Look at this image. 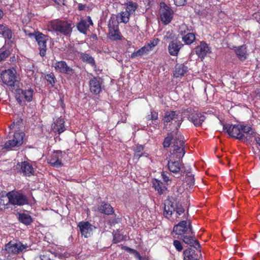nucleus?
I'll use <instances>...</instances> for the list:
<instances>
[{
    "mask_svg": "<svg viewBox=\"0 0 260 260\" xmlns=\"http://www.w3.org/2000/svg\"><path fill=\"white\" fill-rule=\"evenodd\" d=\"M163 180L165 182H168L169 181V177H168L164 173H162L161 174Z\"/></svg>",
    "mask_w": 260,
    "mask_h": 260,
    "instance_id": "nucleus-52",
    "label": "nucleus"
},
{
    "mask_svg": "<svg viewBox=\"0 0 260 260\" xmlns=\"http://www.w3.org/2000/svg\"><path fill=\"white\" fill-rule=\"evenodd\" d=\"M139 260H142V258L141 257V259H139Z\"/></svg>",
    "mask_w": 260,
    "mask_h": 260,
    "instance_id": "nucleus-59",
    "label": "nucleus"
},
{
    "mask_svg": "<svg viewBox=\"0 0 260 260\" xmlns=\"http://www.w3.org/2000/svg\"><path fill=\"white\" fill-rule=\"evenodd\" d=\"M190 179L191 181H193L194 180L193 178L191 176H189L188 177V179Z\"/></svg>",
    "mask_w": 260,
    "mask_h": 260,
    "instance_id": "nucleus-57",
    "label": "nucleus"
},
{
    "mask_svg": "<svg viewBox=\"0 0 260 260\" xmlns=\"http://www.w3.org/2000/svg\"><path fill=\"white\" fill-rule=\"evenodd\" d=\"M255 141L256 143L260 146V137H255Z\"/></svg>",
    "mask_w": 260,
    "mask_h": 260,
    "instance_id": "nucleus-54",
    "label": "nucleus"
},
{
    "mask_svg": "<svg viewBox=\"0 0 260 260\" xmlns=\"http://www.w3.org/2000/svg\"><path fill=\"white\" fill-rule=\"evenodd\" d=\"M189 118L195 126H199L205 120V117L201 113H195L190 116Z\"/></svg>",
    "mask_w": 260,
    "mask_h": 260,
    "instance_id": "nucleus-26",
    "label": "nucleus"
},
{
    "mask_svg": "<svg viewBox=\"0 0 260 260\" xmlns=\"http://www.w3.org/2000/svg\"><path fill=\"white\" fill-rule=\"evenodd\" d=\"M159 13L161 20L165 24L170 23L173 18V12L165 3L160 4Z\"/></svg>",
    "mask_w": 260,
    "mask_h": 260,
    "instance_id": "nucleus-11",
    "label": "nucleus"
},
{
    "mask_svg": "<svg viewBox=\"0 0 260 260\" xmlns=\"http://www.w3.org/2000/svg\"><path fill=\"white\" fill-rule=\"evenodd\" d=\"M64 123V121L63 119L60 118H58L53 127V129L55 131H57L59 134L63 132L66 130Z\"/></svg>",
    "mask_w": 260,
    "mask_h": 260,
    "instance_id": "nucleus-30",
    "label": "nucleus"
},
{
    "mask_svg": "<svg viewBox=\"0 0 260 260\" xmlns=\"http://www.w3.org/2000/svg\"><path fill=\"white\" fill-rule=\"evenodd\" d=\"M19 220L25 225H29L32 222L31 217L26 213L19 214Z\"/></svg>",
    "mask_w": 260,
    "mask_h": 260,
    "instance_id": "nucleus-33",
    "label": "nucleus"
},
{
    "mask_svg": "<svg viewBox=\"0 0 260 260\" xmlns=\"http://www.w3.org/2000/svg\"><path fill=\"white\" fill-rule=\"evenodd\" d=\"M3 36L8 39H10L12 38V32L10 30L7 29H4L2 33Z\"/></svg>",
    "mask_w": 260,
    "mask_h": 260,
    "instance_id": "nucleus-48",
    "label": "nucleus"
},
{
    "mask_svg": "<svg viewBox=\"0 0 260 260\" xmlns=\"http://www.w3.org/2000/svg\"><path fill=\"white\" fill-rule=\"evenodd\" d=\"M137 8V5L135 3L128 2L126 4V11L127 12L131 15L135 13Z\"/></svg>",
    "mask_w": 260,
    "mask_h": 260,
    "instance_id": "nucleus-38",
    "label": "nucleus"
},
{
    "mask_svg": "<svg viewBox=\"0 0 260 260\" xmlns=\"http://www.w3.org/2000/svg\"><path fill=\"white\" fill-rule=\"evenodd\" d=\"M183 46V45L180 41L177 40L171 41L168 46L169 53L172 56H177Z\"/></svg>",
    "mask_w": 260,
    "mask_h": 260,
    "instance_id": "nucleus-21",
    "label": "nucleus"
},
{
    "mask_svg": "<svg viewBox=\"0 0 260 260\" xmlns=\"http://www.w3.org/2000/svg\"><path fill=\"white\" fill-rule=\"evenodd\" d=\"M93 22L90 16H87L86 19H82L77 24L78 30L84 34H86L90 26L93 25Z\"/></svg>",
    "mask_w": 260,
    "mask_h": 260,
    "instance_id": "nucleus-17",
    "label": "nucleus"
},
{
    "mask_svg": "<svg viewBox=\"0 0 260 260\" xmlns=\"http://www.w3.org/2000/svg\"><path fill=\"white\" fill-rule=\"evenodd\" d=\"M109 37L114 41L119 40L121 39V35L119 30L118 22L114 18L111 19L109 24Z\"/></svg>",
    "mask_w": 260,
    "mask_h": 260,
    "instance_id": "nucleus-8",
    "label": "nucleus"
},
{
    "mask_svg": "<svg viewBox=\"0 0 260 260\" xmlns=\"http://www.w3.org/2000/svg\"><path fill=\"white\" fill-rule=\"evenodd\" d=\"M80 57L83 61L90 64L92 66H94V60L92 56H91L89 54L82 53L80 55Z\"/></svg>",
    "mask_w": 260,
    "mask_h": 260,
    "instance_id": "nucleus-37",
    "label": "nucleus"
},
{
    "mask_svg": "<svg viewBox=\"0 0 260 260\" xmlns=\"http://www.w3.org/2000/svg\"><path fill=\"white\" fill-rule=\"evenodd\" d=\"M45 79L47 81V82L50 84L52 86L54 85L55 83V77L53 74H47L45 76Z\"/></svg>",
    "mask_w": 260,
    "mask_h": 260,
    "instance_id": "nucleus-44",
    "label": "nucleus"
},
{
    "mask_svg": "<svg viewBox=\"0 0 260 260\" xmlns=\"http://www.w3.org/2000/svg\"><path fill=\"white\" fill-rule=\"evenodd\" d=\"M241 132L243 134H245L251 135L253 133L251 127L247 125H241Z\"/></svg>",
    "mask_w": 260,
    "mask_h": 260,
    "instance_id": "nucleus-41",
    "label": "nucleus"
},
{
    "mask_svg": "<svg viewBox=\"0 0 260 260\" xmlns=\"http://www.w3.org/2000/svg\"><path fill=\"white\" fill-rule=\"evenodd\" d=\"M173 245L175 247L176 249L178 251H181L183 249V246L181 243L177 240H174Z\"/></svg>",
    "mask_w": 260,
    "mask_h": 260,
    "instance_id": "nucleus-45",
    "label": "nucleus"
},
{
    "mask_svg": "<svg viewBox=\"0 0 260 260\" xmlns=\"http://www.w3.org/2000/svg\"><path fill=\"white\" fill-rule=\"evenodd\" d=\"M176 205V204H174V203L170 200L165 201L164 215L166 218L168 219L171 218L173 214L175 213Z\"/></svg>",
    "mask_w": 260,
    "mask_h": 260,
    "instance_id": "nucleus-20",
    "label": "nucleus"
},
{
    "mask_svg": "<svg viewBox=\"0 0 260 260\" xmlns=\"http://www.w3.org/2000/svg\"><path fill=\"white\" fill-rule=\"evenodd\" d=\"M21 124V120H18L16 122H14L9 126L10 129L12 131L10 132V134H13L12 136H9L10 139L5 143L4 148L18 147L23 144L25 134L23 132L18 129Z\"/></svg>",
    "mask_w": 260,
    "mask_h": 260,
    "instance_id": "nucleus-2",
    "label": "nucleus"
},
{
    "mask_svg": "<svg viewBox=\"0 0 260 260\" xmlns=\"http://www.w3.org/2000/svg\"><path fill=\"white\" fill-rule=\"evenodd\" d=\"M3 16V12L2 10L0 9V19L2 18Z\"/></svg>",
    "mask_w": 260,
    "mask_h": 260,
    "instance_id": "nucleus-56",
    "label": "nucleus"
},
{
    "mask_svg": "<svg viewBox=\"0 0 260 260\" xmlns=\"http://www.w3.org/2000/svg\"><path fill=\"white\" fill-rule=\"evenodd\" d=\"M79 9H80V10H83V6H79Z\"/></svg>",
    "mask_w": 260,
    "mask_h": 260,
    "instance_id": "nucleus-58",
    "label": "nucleus"
},
{
    "mask_svg": "<svg viewBox=\"0 0 260 260\" xmlns=\"http://www.w3.org/2000/svg\"><path fill=\"white\" fill-rule=\"evenodd\" d=\"M10 204L9 199L7 197V193L6 192H2L0 193V208L2 209L5 207L6 205H8Z\"/></svg>",
    "mask_w": 260,
    "mask_h": 260,
    "instance_id": "nucleus-34",
    "label": "nucleus"
},
{
    "mask_svg": "<svg viewBox=\"0 0 260 260\" xmlns=\"http://www.w3.org/2000/svg\"><path fill=\"white\" fill-rule=\"evenodd\" d=\"M181 137L178 142H174V150H172L170 156V159L168 160V166L170 172L177 174L179 173L182 167V164L179 160L175 159H180L182 158L185 154L184 142L181 140Z\"/></svg>",
    "mask_w": 260,
    "mask_h": 260,
    "instance_id": "nucleus-1",
    "label": "nucleus"
},
{
    "mask_svg": "<svg viewBox=\"0 0 260 260\" xmlns=\"http://www.w3.org/2000/svg\"><path fill=\"white\" fill-rule=\"evenodd\" d=\"M235 52L237 56L241 61H243L247 58V47L245 45H243L235 47Z\"/></svg>",
    "mask_w": 260,
    "mask_h": 260,
    "instance_id": "nucleus-24",
    "label": "nucleus"
},
{
    "mask_svg": "<svg viewBox=\"0 0 260 260\" xmlns=\"http://www.w3.org/2000/svg\"><path fill=\"white\" fill-rule=\"evenodd\" d=\"M158 118V113L155 111H151L150 115H148V120H155Z\"/></svg>",
    "mask_w": 260,
    "mask_h": 260,
    "instance_id": "nucleus-47",
    "label": "nucleus"
},
{
    "mask_svg": "<svg viewBox=\"0 0 260 260\" xmlns=\"http://www.w3.org/2000/svg\"><path fill=\"white\" fill-rule=\"evenodd\" d=\"M144 149V147L141 145H137L135 148V153L134 155V159H139V158L142 156V154H140V152Z\"/></svg>",
    "mask_w": 260,
    "mask_h": 260,
    "instance_id": "nucleus-39",
    "label": "nucleus"
},
{
    "mask_svg": "<svg viewBox=\"0 0 260 260\" xmlns=\"http://www.w3.org/2000/svg\"><path fill=\"white\" fill-rule=\"evenodd\" d=\"M65 153L61 151H54L48 157L47 162L53 167H61L63 165L62 159Z\"/></svg>",
    "mask_w": 260,
    "mask_h": 260,
    "instance_id": "nucleus-12",
    "label": "nucleus"
},
{
    "mask_svg": "<svg viewBox=\"0 0 260 260\" xmlns=\"http://www.w3.org/2000/svg\"><path fill=\"white\" fill-rule=\"evenodd\" d=\"M94 210L106 215H110L114 213L112 206L110 204L104 202H102L100 205L95 207Z\"/></svg>",
    "mask_w": 260,
    "mask_h": 260,
    "instance_id": "nucleus-22",
    "label": "nucleus"
},
{
    "mask_svg": "<svg viewBox=\"0 0 260 260\" xmlns=\"http://www.w3.org/2000/svg\"><path fill=\"white\" fill-rule=\"evenodd\" d=\"M182 239L185 243L194 247L197 250L200 247L199 243L193 236L183 235Z\"/></svg>",
    "mask_w": 260,
    "mask_h": 260,
    "instance_id": "nucleus-25",
    "label": "nucleus"
},
{
    "mask_svg": "<svg viewBox=\"0 0 260 260\" xmlns=\"http://www.w3.org/2000/svg\"><path fill=\"white\" fill-rule=\"evenodd\" d=\"M10 204L14 206H23L28 203V200L25 195L20 191L12 190L7 193Z\"/></svg>",
    "mask_w": 260,
    "mask_h": 260,
    "instance_id": "nucleus-4",
    "label": "nucleus"
},
{
    "mask_svg": "<svg viewBox=\"0 0 260 260\" xmlns=\"http://www.w3.org/2000/svg\"><path fill=\"white\" fill-rule=\"evenodd\" d=\"M29 36L35 37L39 46L40 55L42 57L45 56L46 52V41L47 40V37L40 32L30 34Z\"/></svg>",
    "mask_w": 260,
    "mask_h": 260,
    "instance_id": "nucleus-9",
    "label": "nucleus"
},
{
    "mask_svg": "<svg viewBox=\"0 0 260 260\" xmlns=\"http://www.w3.org/2000/svg\"><path fill=\"white\" fill-rule=\"evenodd\" d=\"M103 81L100 78L93 77L89 81L90 91L93 94H98L102 90Z\"/></svg>",
    "mask_w": 260,
    "mask_h": 260,
    "instance_id": "nucleus-15",
    "label": "nucleus"
},
{
    "mask_svg": "<svg viewBox=\"0 0 260 260\" xmlns=\"http://www.w3.org/2000/svg\"><path fill=\"white\" fill-rule=\"evenodd\" d=\"M184 212V209L181 205L176 204L175 208V217L176 218L179 217V216L183 214Z\"/></svg>",
    "mask_w": 260,
    "mask_h": 260,
    "instance_id": "nucleus-40",
    "label": "nucleus"
},
{
    "mask_svg": "<svg viewBox=\"0 0 260 260\" xmlns=\"http://www.w3.org/2000/svg\"><path fill=\"white\" fill-rule=\"evenodd\" d=\"M54 2L59 6L64 5V0H53Z\"/></svg>",
    "mask_w": 260,
    "mask_h": 260,
    "instance_id": "nucleus-51",
    "label": "nucleus"
},
{
    "mask_svg": "<svg viewBox=\"0 0 260 260\" xmlns=\"http://www.w3.org/2000/svg\"><path fill=\"white\" fill-rule=\"evenodd\" d=\"M223 128L230 136L237 139L242 140L246 138L245 135L241 132V124L223 125Z\"/></svg>",
    "mask_w": 260,
    "mask_h": 260,
    "instance_id": "nucleus-6",
    "label": "nucleus"
},
{
    "mask_svg": "<svg viewBox=\"0 0 260 260\" xmlns=\"http://www.w3.org/2000/svg\"><path fill=\"white\" fill-rule=\"evenodd\" d=\"M73 26L72 21L59 19L52 20L48 24V28L49 30L59 32L65 36H68L71 34Z\"/></svg>",
    "mask_w": 260,
    "mask_h": 260,
    "instance_id": "nucleus-3",
    "label": "nucleus"
},
{
    "mask_svg": "<svg viewBox=\"0 0 260 260\" xmlns=\"http://www.w3.org/2000/svg\"><path fill=\"white\" fill-rule=\"evenodd\" d=\"M152 183L154 189L158 191L159 193H162L164 190L166 189V186L163 183L157 179H154Z\"/></svg>",
    "mask_w": 260,
    "mask_h": 260,
    "instance_id": "nucleus-32",
    "label": "nucleus"
},
{
    "mask_svg": "<svg viewBox=\"0 0 260 260\" xmlns=\"http://www.w3.org/2000/svg\"><path fill=\"white\" fill-rule=\"evenodd\" d=\"M27 244H23L20 242H10L5 246L6 250L9 254H18L24 251L27 248Z\"/></svg>",
    "mask_w": 260,
    "mask_h": 260,
    "instance_id": "nucleus-10",
    "label": "nucleus"
},
{
    "mask_svg": "<svg viewBox=\"0 0 260 260\" xmlns=\"http://www.w3.org/2000/svg\"><path fill=\"white\" fill-rule=\"evenodd\" d=\"M120 241L119 239H118V237H116V235H114L113 242L115 243H118Z\"/></svg>",
    "mask_w": 260,
    "mask_h": 260,
    "instance_id": "nucleus-53",
    "label": "nucleus"
},
{
    "mask_svg": "<svg viewBox=\"0 0 260 260\" xmlns=\"http://www.w3.org/2000/svg\"><path fill=\"white\" fill-rule=\"evenodd\" d=\"M149 46H146L145 44L143 47L140 48L137 51H134L131 54V58H135L137 57L142 56L144 55L147 54L150 51L149 48Z\"/></svg>",
    "mask_w": 260,
    "mask_h": 260,
    "instance_id": "nucleus-29",
    "label": "nucleus"
},
{
    "mask_svg": "<svg viewBox=\"0 0 260 260\" xmlns=\"http://www.w3.org/2000/svg\"><path fill=\"white\" fill-rule=\"evenodd\" d=\"M174 4L177 6H181L184 5L186 0H174Z\"/></svg>",
    "mask_w": 260,
    "mask_h": 260,
    "instance_id": "nucleus-49",
    "label": "nucleus"
},
{
    "mask_svg": "<svg viewBox=\"0 0 260 260\" xmlns=\"http://www.w3.org/2000/svg\"><path fill=\"white\" fill-rule=\"evenodd\" d=\"M188 71V68L183 64H177L173 72L174 76L181 78L184 76Z\"/></svg>",
    "mask_w": 260,
    "mask_h": 260,
    "instance_id": "nucleus-23",
    "label": "nucleus"
},
{
    "mask_svg": "<svg viewBox=\"0 0 260 260\" xmlns=\"http://www.w3.org/2000/svg\"><path fill=\"white\" fill-rule=\"evenodd\" d=\"M5 29V27L3 25L0 24V34L3 32V31Z\"/></svg>",
    "mask_w": 260,
    "mask_h": 260,
    "instance_id": "nucleus-55",
    "label": "nucleus"
},
{
    "mask_svg": "<svg viewBox=\"0 0 260 260\" xmlns=\"http://www.w3.org/2000/svg\"><path fill=\"white\" fill-rule=\"evenodd\" d=\"M181 140H182L183 142V136L179 133V132L178 131H176V132H173V133H171L168 134L167 137H166L164 141L163 145L164 147H169L170 146L171 144V141L172 140H173V145L172 146L173 150H174V142H179L180 140V138H181ZM179 144L178 143V145Z\"/></svg>",
    "mask_w": 260,
    "mask_h": 260,
    "instance_id": "nucleus-16",
    "label": "nucleus"
},
{
    "mask_svg": "<svg viewBox=\"0 0 260 260\" xmlns=\"http://www.w3.org/2000/svg\"><path fill=\"white\" fill-rule=\"evenodd\" d=\"M183 255L184 260H199L198 255L192 248H188L184 250Z\"/></svg>",
    "mask_w": 260,
    "mask_h": 260,
    "instance_id": "nucleus-28",
    "label": "nucleus"
},
{
    "mask_svg": "<svg viewBox=\"0 0 260 260\" xmlns=\"http://www.w3.org/2000/svg\"><path fill=\"white\" fill-rule=\"evenodd\" d=\"M173 231L176 235L183 236L192 233L191 222L189 220H182L173 227Z\"/></svg>",
    "mask_w": 260,
    "mask_h": 260,
    "instance_id": "nucleus-7",
    "label": "nucleus"
},
{
    "mask_svg": "<svg viewBox=\"0 0 260 260\" xmlns=\"http://www.w3.org/2000/svg\"><path fill=\"white\" fill-rule=\"evenodd\" d=\"M159 42V40L158 38L153 39L149 43L146 44V46H149V50L151 51L152 49L156 46Z\"/></svg>",
    "mask_w": 260,
    "mask_h": 260,
    "instance_id": "nucleus-42",
    "label": "nucleus"
},
{
    "mask_svg": "<svg viewBox=\"0 0 260 260\" xmlns=\"http://www.w3.org/2000/svg\"><path fill=\"white\" fill-rule=\"evenodd\" d=\"M1 77L3 83L9 86L13 85L16 81L15 72L11 69L2 71Z\"/></svg>",
    "mask_w": 260,
    "mask_h": 260,
    "instance_id": "nucleus-13",
    "label": "nucleus"
},
{
    "mask_svg": "<svg viewBox=\"0 0 260 260\" xmlns=\"http://www.w3.org/2000/svg\"><path fill=\"white\" fill-rule=\"evenodd\" d=\"M53 67L56 71L63 74H70L72 73L73 71V69L68 66L64 61H57L54 63Z\"/></svg>",
    "mask_w": 260,
    "mask_h": 260,
    "instance_id": "nucleus-18",
    "label": "nucleus"
},
{
    "mask_svg": "<svg viewBox=\"0 0 260 260\" xmlns=\"http://www.w3.org/2000/svg\"><path fill=\"white\" fill-rule=\"evenodd\" d=\"M163 120L166 127L168 125H173L175 129L178 131L181 123L182 117L179 114H177L175 111H167L165 113Z\"/></svg>",
    "mask_w": 260,
    "mask_h": 260,
    "instance_id": "nucleus-5",
    "label": "nucleus"
},
{
    "mask_svg": "<svg viewBox=\"0 0 260 260\" xmlns=\"http://www.w3.org/2000/svg\"><path fill=\"white\" fill-rule=\"evenodd\" d=\"M21 93L24 96L25 100L27 102H30L32 99L33 90L31 88L28 90H20Z\"/></svg>",
    "mask_w": 260,
    "mask_h": 260,
    "instance_id": "nucleus-36",
    "label": "nucleus"
},
{
    "mask_svg": "<svg viewBox=\"0 0 260 260\" xmlns=\"http://www.w3.org/2000/svg\"><path fill=\"white\" fill-rule=\"evenodd\" d=\"M186 28L185 25H182L179 28V32L183 35V32H185V29Z\"/></svg>",
    "mask_w": 260,
    "mask_h": 260,
    "instance_id": "nucleus-50",
    "label": "nucleus"
},
{
    "mask_svg": "<svg viewBox=\"0 0 260 260\" xmlns=\"http://www.w3.org/2000/svg\"><path fill=\"white\" fill-rule=\"evenodd\" d=\"M196 39L195 35L191 32H188L183 37H182V41L187 45L192 43Z\"/></svg>",
    "mask_w": 260,
    "mask_h": 260,
    "instance_id": "nucleus-35",
    "label": "nucleus"
},
{
    "mask_svg": "<svg viewBox=\"0 0 260 260\" xmlns=\"http://www.w3.org/2000/svg\"><path fill=\"white\" fill-rule=\"evenodd\" d=\"M82 236L85 238L91 236L94 226L88 221H81L78 224Z\"/></svg>",
    "mask_w": 260,
    "mask_h": 260,
    "instance_id": "nucleus-14",
    "label": "nucleus"
},
{
    "mask_svg": "<svg viewBox=\"0 0 260 260\" xmlns=\"http://www.w3.org/2000/svg\"><path fill=\"white\" fill-rule=\"evenodd\" d=\"M123 249L129 253L134 254L138 259L141 258V256L140 255V253L136 250L126 246H124Z\"/></svg>",
    "mask_w": 260,
    "mask_h": 260,
    "instance_id": "nucleus-43",
    "label": "nucleus"
},
{
    "mask_svg": "<svg viewBox=\"0 0 260 260\" xmlns=\"http://www.w3.org/2000/svg\"><path fill=\"white\" fill-rule=\"evenodd\" d=\"M10 55L9 50L1 51H0V61L4 60Z\"/></svg>",
    "mask_w": 260,
    "mask_h": 260,
    "instance_id": "nucleus-46",
    "label": "nucleus"
},
{
    "mask_svg": "<svg viewBox=\"0 0 260 260\" xmlns=\"http://www.w3.org/2000/svg\"><path fill=\"white\" fill-rule=\"evenodd\" d=\"M21 171L26 176L33 175L34 170L31 165L29 163L24 161L21 165Z\"/></svg>",
    "mask_w": 260,
    "mask_h": 260,
    "instance_id": "nucleus-27",
    "label": "nucleus"
},
{
    "mask_svg": "<svg viewBox=\"0 0 260 260\" xmlns=\"http://www.w3.org/2000/svg\"><path fill=\"white\" fill-rule=\"evenodd\" d=\"M130 16L131 15L129 14V13L126 11L124 12H121V13L117 14L116 16V19L115 20L117 21L118 23H126L129 21Z\"/></svg>",
    "mask_w": 260,
    "mask_h": 260,
    "instance_id": "nucleus-31",
    "label": "nucleus"
},
{
    "mask_svg": "<svg viewBox=\"0 0 260 260\" xmlns=\"http://www.w3.org/2000/svg\"><path fill=\"white\" fill-rule=\"evenodd\" d=\"M196 53L197 55L202 59L211 52L210 48L208 45L204 42H201L200 44L195 48Z\"/></svg>",
    "mask_w": 260,
    "mask_h": 260,
    "instance_id": "nucleus-19",
    "label": "nucleus"
}]
</instances>
